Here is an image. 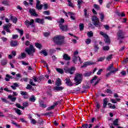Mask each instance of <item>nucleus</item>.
I'll list each match as a JSON object with an SVG mask.
<instances>
[{
  "instance_id": "423d86ee",
  "label": "nucleus",
  "mask_w": 128,
  "mask_h": 128,
  "mask_svg": "<svg viewBox=\"0 0 128 128\" xmlns=\"http://www.w3.org/2000/svg\"><path fill=\"white\" fill-rule=\"evenodd\" d=\"M64 70L66 74H72L76 71V68L72 67L70 68H68V67H64Z\"/></svg>"
},
{
  "instance_id": "58836bf2",
  "label": "nucleus",
  "mask_w": 128,
  "mask_h": 128,
  "mask_svg": "<svg viewBox=\"0 0 128 128\" xmlns=\"http://www.w3.org/2000/svg\"><path fill=\"white\" fill-rule=\"evenodd\" d=\"M4 29L6 32L10 33V30L8 28V26H3Z\"/></svg>"
},
{
  "instance_id": "9d476101",
  "label": "nucleus",
  "mask_w": 128,
  "mask_h": 128,
  "mask_svg": "<svg viewBox=\"0 0 128 128\" xmlns=\"http://www.w3.org/2000/svg\"><path fill=\"white\" fill-rule=\"evenodd\" d=\"M36 10H42V6H44L40 4V1L38 0H36Z\"/></svg>"
},
{
  "instance_id": "2f4dec72",
  "label": "nucleus",
  "mask_w": 128,
  "mask_h": 128,
  "mask_svg": "<svg viewBox=\"0 0 128 128\" xmlns=\"http://www.w3.org/2000/svg\"><path fill=\"white\" fill-rule=\"evenodd\" d=\"M82 4H84V1H78L77 6L79 10L82 8Z\"/></svg>"
},
{
  "instance_id": "aec40b11",
  "label": "nucleus",
  "mask_w": 128,
  "mask_h": 128,
  "mask_svg": "<svg viewBox=\"0 0 128 128\" xmlns=\"http://www.w3.org/2000/svg\"><path fill=\"white\" fill-rule=\"evenodd\" d=\"M2 4L6 6H10V0H3L2 2Z\"/></svg>"
},
{
  "instance_id": "603ef678",
  "label": "nucleus",
  "mask_w": 128,
  "mask_h": 128,
  "mask_svg": "<svg viewBox=\"0 0 128 128\" xmlns=\"http://www.w3.org/2000/svg\"><path fill=\"white\" fill-rule=\"evenodd\" d=\"M98 78V76H94V78H93L90 80V84H94V80H96Z\"/></svg>"
},
{
  "instance_id": "473e14b6",
  "label": "nucleus",
  "mask_w": 128,
  "mask_h": 128,
  "mask_svg": "<svg viewBox=\"0 0 128 128\" xmlns=\"http://www.w3.org/2000/svg\"><path fill=\"white\" fill-rule=\"evenodd\" d=\"M79 28L80 30V32H82V30H84V23L80 24L79 25Z\"/></svg>"
},
{
  "instance_id": "864d4df0",
  "label": "nucleus",
  "mask_w": 128,
  "mask_h": 128,
  "mask_svg": "<svg viewBox=\"0 0 128 128\" xmlns=\"http://www.w3.org/2000/svg\"><path fill=\"white\" fill-rule=\"evenodd\" d=\"M94 8H95V10H100V6H98V4H94Z\"/></svg>"
},
{
  "instance_id": "1a4fd4ad",
  "label": "nucleus",
  "mask_w": 128,
  "mask_h": 128,
  "mask_svg": "<svg viewBox=\"0 0 128 128\" xmlns=\"http://www.w3.org/2000/svg\"><path fill=\"white\" fill-rule=\"evenodd\" d=\"M94 64H96V62L92 61L86 62L84 63L83 65L81 66V68H86L88 66H92Z\"/></svg>"
},
{
  "instance_id": "72a5a7b5",
  "label": "nucleus",
  "mask_w": 128,
  "mask_h": 128,
  "mask_svg": "<svg viewBox=\"0 0 128 128\" xmlns=\"http://www.w3.org/2000/svg\"><path fill=\"white\" fill-rule=\"evenodd\" d=\"M56 72H59V74H64V70H62L60 68H56Z\"/></svg>"
},
{
  "instance_id": "4c0bfd02",
  "label": "nucleus",
  "mask_w": 128,
  "mask_h": 128,
  "mask_svg": "<svg viewBox=\"0 0 128 128\" xmlns=\"http://www.w3.org/2000/svg\"><path fill=\"white\" fill-rule=\"evenodd\" d=\"M102 50H104L105 52H108L110 50V46H106L102 47Z\"/></svg>"
},
{
  "instance_id": "f03ea898",
  "label": "nucleus",
  "mask_w": 128,
  "mask_h": 128,
  "mask_svg": "<svg viewBox=\"0 0 128 128\" xmlns=\"http://www.w3.org/2000/svg\"><path fill=\"white\" fill-rule=\"evenodd\" d=\"M74 80L75 82V86H78V84H80L82 80V74L77 73L75 78H74Z\"/></svg>"
},
{
  "instance_id": "13d9d810",
  "label": "nucleus",
  "mask_w": 128,
  "mask_h": 128,
  "mask_svg": "<svg viewBox=\"0 0 128 128\" xmlns=\"http://www.w3.org/2000/svg\"><path fill=\"white\" fill-rule=\"evenodd\" d=\"M107 60H110L112 58V54H110V56H107L106 57Z\"/></svg>"
},
{
  "instance_id": "6ab92c4d",
  "label": "nucleus",
  "mask_w": 128,
  "mask_h": 128,
  "mask_svg": "<svg viewBox=\"0 0 128 128\" xmlns=\"http://www.w3.org/2000/svg\"><path fill=\"white\" fill-rule=\"evenodd\" d=\"M62 80H60V78H57L55 82V86H62Z\"/></svg>"
},
{
  "instance_id": "39448f33",
  "label": "nucleus",
  "mask_w": 128,
  "mask_h": 128,
  "mask_svg": "<svg viewBox=\"0 0 128 128\" xmlns=\"http://www.w3.org/2000/svg\"><path fill=\"white\" fill-rule=\"evenodd\" d=\"M100 36H102L104 38V42L105 44H110V37L108 36V34H105L104 32L102 31L100 32Z\"/></svg>"
},
{
  "instance_id": "5701e85b",
  "label": "nucleus",
  "mask_w": 128,
  "mask_h": 128,
  "mask_svg": "<svg viewBox=\"0 0 128 128\" xmlns=\"http://www.w3.org/2000/svg\"><path fill=\"white\" fill-rule=\"evenodd\" d=\"M116 14L118 16H121V18H124V16H126L124 12H122L120 13V12H116Z\"/></svg>"
},
{
  "instance_id": "c9c22d12",
  "label": "nucleus",
  "mask_w": 128,
  "mask_h": 128,
  "mask_svg": "<svg viewBox=\"0 0 128 128\" xmlns=\"http://www.w3.org/2000/svg\"><path fill=\"white\" fill-rule=\"evenodd\" d=\"M40 108H46V104H44L43 102H41L40 104Z\"/></svg>"
},
{
  "instance_id": "a878e982",
  "label": "nucleus",
  "mask_w": 128,
  "mask_h": 128,
  "mask_svg": "<svg viewBox=\"0 0 128 128\" xmlns=\"http://www.w3.org/2000/svg\"><path fill=\"white\" fill-rule=\"evenodd\" d=\"M92 74V72H87L84 73V76H85V78H88V76H90Z\"/></svg>"
},
{
  "instance_id": "e433bc0d",
  "label": "nucleus",
  "mask_w": 128,
  "mask_h": 128,
  "mask_svg": "<svg viewBox=\"0 0 128 128\" xmlns=\"http://www.w3.org/2000/svg\"><path fill=\"white\" fill-rule=\"evenodd\" d=\"M29 84H30L32 86H36V84L34 83V80H32V79L30 78Z\"/></svg>"
},
{
  "instance_id": "e2e57ef3",
  "label": "nucleus",
  "mask_w": 128,
  "mask_h": 128,
  "mask_svg": "<svg viewBox=\"0 0 128 128\" xmlns=\"http://www.w3.org/2000/svg\"><path fill=\"white\" fill-rule=\"evenodd\" d=\"M56 108L54 105L51 106L47 108L48 110H54Z\"/></svg>"
},
{
  "instance_id": "3c124183",
  "label": "nucleus",
  "mask_w": 128,
  "mask_h": 128,
  "mask_svg": "<svg viewBox=\"0 0 128 128\" xmlns=\"http://www.w3.org/2000/svg\"><path fill=\"white\" fill-rule=\"evenodd\" d=\"M41 62H42V64H44L45 65V66H46V68H48V63H46V62L44 60H42Z\"/></svg>"
},
{
  "instance_id": "774afa93",
  "label": "nucleus",
  "mask_w": 128,
  "mask_h": 128,
  "mask_svg": "<svg viewBox=\"0 0 128 128\" xmlns=\"http://www.w3.org/2000/svg\"><path fill=\"white\" fill-rule=\"evenodd\" d=\"M106 58L104 57H100L98 59V62H103V60H104V59Z\"/></svg>"
},
{
  "instance_id": "8fccbe9b",
  "label": "nucleus",
  "mask_w": 128,
  "mask_h": 128,
  "mask_svg": "<svg viewBox=\"0 0 128 128\" xmlns=\"http://www.w3.org/2000/svg\"><path fill=\"white\" fill-rule=\"evenodd\" d=\"M100 49V48L98 45H94V52H96L98 50Z\"/></svg>"
},
{
  "instance_id": "c03bdc74",
  "label": "nucleus",
  "mask_w": 128,
  "mask_h": 128,
  "mask_svg": "<svg viewBox=\"0 0 128 128\" xmlns=\"http://www.w3.org/2000/svg\"><path fill=\"white\" fill-rule=\"evenodd\" d=\"M113 124L116 126H118V119H116L113 122Z\"/></svg>"
},
{
  "instance_id": "9b49d317",
  "label": "nucleus",
  "mask_w": 128,
  "mask_h": 128,
  "mask_svg": "<svg viewBox=\"0 0 128 128\" xmlns=\"http://www.w3.org/2000/svg\"><path fill=\"white\" fill-rule=\"evenodd\" d=\"M65 84L68 86H74V84H72V82L70 81V79L68 78H66L65 79Z\"/></svg>"
},
{
  "instance_id": "4468645a",
  "label": "nucleus",
  "mask_w": 128,
  "mask_h": 128,
  "mask_svg": "<svg viewBox=\"0 0 128 128\" xmlns=\"http://www.w3.org/2000/svg\"><path fill=\"white\" fill-rule=\"evenodd\" d=\"M59 26L60 30H62L63 32H66L68 30V25H62V24H60Z\"/></svg>"
},
{
  "instance_id": "49530a36",
  "label": "nucleus",
  "mask_w": 128,
  "mask_h": 128,
  "mask_svg": "<svg viewBox=\"0 0 128 128\" xmlns=\"http://www.w3.org/2000/svg\"><path fill=\"white\" fill-rule=\"evenodd\" d=\"M84 16H85V18H88V10L86 9H84Z\"/></svg>"
},
{
  "instance_id": "6e6552de",
  "label": "nucleus",
  "mask_w": 128,
  "mask_h": 128,
  "mask_svg": "<svg viewBox=\"0 0 128 128\" xmlns=\"http://www.w3.org/2000/svg\"><path fill=\"white\" fill-rule=\"evenodd\" d=\"M118 40H124V32L122 30H119L117 33Z\"/></svg>"
},
{
  "instance_id": "0e129e2a",
  "label": "nucleus",
  "mask_w": 128,
  "mask_h": 128,
  "mask_svg": "<svg viewBox=\"0 0 128 128\" xmlns=\"http://www.w3.org/2000/svg\"><path fill=\"white\" fill-rule=\"evenodd\" d=\"M22 106H24L25 108H26L28 106V102H24L22 103Z\"/></svg>"
},
{
  "instance_id": "a19ab883",
  "label": "nucleus",
  "mask_w": 128,
  "mask_h": 128,
  "mask_svg": "<svg viewBox=\"0 0 128 128\" xmlns=\"http://www.w3.org/2000/svg\"><path fill=\"white\" fill-rule=\"evenodd\" d=\"M26 58V54L22 52L21 54L20 57H19L18 58Z\"/></svg>"
},
{
  "instance_id": "c756f323",
  "label": "nucleus",
  "mask_w": 128,
  "mask_h": 128,
  "mask_svg": "<svg viewBox=\"0 0 128 128\" xmlns=\"http://www.w3.org/2000/svg\"><path fill=\"white\" fill-rule=\"evenodd\" d=\"M35 46H36L37 48H39V50H42V44L38 42H36L35 44Z\"/></svg>"
},
{
  "instance_id": "052dcab7",
  "label": "nucleus",
  "mask_w": 128,
  "mask_h": 128,
  "mask_svg": "<svg viewBox=\"0 0 128 128\" xmlns=\"http://www.w3.org/2000/svg\"><path fill=\"white\" fill-rule=\"evenodd\" d=\"M48 4H44V10H48Z\"/></svg>"
},
{
  "instance_id": "a18cd8bd",
  "label": "nucleus",
  "mask_w": 128,
  "mask_h": 128,
  "mask_svg": "<svg viewBox=\"0 0 128 128\" xmlns=\"http://www.w3.org/2000/svg\"><path fill=\"white\" fill-rule=\"evenodd\" d=\"M56 52V50L51 48L49 50V54L52 56V54H54V53L55 52Z\"/></svg>"
},
{
  "instance_id": "7ed1b4c3",
  "label": "nucleus",
  "mask_w": 128,
  "mask_h": 128,
  "mask_svg": "<svg viewBox=\"0 0 128 128\" xmlns=\"http://www.w3.org/2000/svg\"><path fill=\"white\" fill-rule=\"evenodd\" d=\"M25 52L28 54L29 56H34V54L36 52V48H34L33 45L30 44L29 48H26Z\"/></svg>"
},
{
  "instance_id": "4be33fe9",
  "label": "nucleus",
  "mask_w": 128,
  "mask_h": 128,
  "mask_svg": "<svg viewBox=\"0 0 128 128\" xmlns=\"http://www.w3.org/2000/svg\"><path fill=\"white\" fill-rule=\"evenodd\" d=\"M108 98H105L103 100V108H106V106H108Z\"/></svg>"
},
{
  "instance_id": "f3484780",
  "label": "nucleus",
  "mask_w": 128,
  "mask_h": 128,
  "mask_svg": "<svg viewBox=\"0 0 128 128\" xmlns=\"http://www.w3.org/2000/svg\"><path fill=\"white\" fill-rule=\"evenodd\" d=\"M35 22L38 24H44V18H36L35 19Z\"/></svg>"
},
{
  "instance_id": "ea45409f",
  "label": "nucleus",
  "mask_w": 128,
  "mask_h": 128,
  "mask_svg": "<svg viewBox=\"0 0 128 128\" xmlns=\"http://www.w3.org/2000/svg\"><path fill=\"white\" fill-rule=\"evenodd\" d=\"M40 54H44V56H48V52H46V50H42L40 51Z\"/></svg>"
},
{
  "instance_id": "5fc2aeb1",
  "label": "nucleus",
  "mask_w": 128,
  "mask_h": 128,
  "mask_svg": "<svg viewBox=\"0 0 128 128\" xmlns=\"http://www.w3.org/2000/svg\"><path fill=\"white\" fill-rule=\"evenodd\" d=\"M85 42L86 44H90L92 42V40H90V38H88L85 41Z\"/></svg>"
},
{
  "instance_id": "6e6d98bb",
  "label": "nucleus",
  "mask_w": 128,
  "mask_h": 128,
  "mask_svg": "<svg viewBox=\"0 0 128 128\" xmlns=\"http://www.w3.org/2000/svg\"><path fill=\"white\" fill-rule=\"evenodd\" d=\"M100 18L101 20V22H102V20H104V14H100Z\"/></svg>"
},
{
  "instance_id": "393cba45",
  "label": "nucleus",
  "mask_w": 128,
  "mask_h": 128,
  "mask_svg": "<svg viewBox=\"0 0 128 128\" xmlns=\"http://www.w3.org/2000/svg\"><path fill=\"white\" fill-rule=\"evenodd\" d=\"M10 20L14 22V24H16L18 22V18L13 16H11Z\"/></svg>"
},
{
  "instance_id": "f704fd0d",
  "label": "nucleus",
  "mask_w": 128,
  "mask_h": 128,
  "mask_svg": "<svg viewBox=\"0 0 128 128\" xmlns=\"http://www.w3.org/2000/svg\"><path fill=\"white\" fill-rule=\"evenodd\" d=\"M29 100L30 102H36V97L32 95L31 97L29 98Z\"/></svg>"
},
{
  "instance_id": "79ce46f5",
  "label": "nucleus",
  "mask_w": 128,
  "mask_h": 128,
  "mask_svg": "<svg viewBox=\"0 0 128 128\" xmlns=\"http://www.w3.org/2000/svg\"><path fill=\"white\" fill-rule=\"evenodd\" d=\"M114 68V64H110L108 68H106V70L108 72L109 70H112V68Z\"/></svg>"
},
{
  "instance_id": "412c9836",
  "label": "nucleus",
  "mask_w": 128,
  "mask_h": 128,
  "mask_svg": "<svg viewBox=\"0 0 128 128\" xmlns=\"http://www.w3.org/2000/svg\"><path fill=\"white\" fill-rule=\"evenodd\" d=\"M8 98L10 100H11V102H16V98L13 97L10 94L8 95Z\"/></svg>"
},
{
  "instance_id": "4d7b16f0",
  "label": "nucleus",
  "mask_w": 128,
  "mask_h": 128,
  "mask_svg": "<svg viewBox=\"0 0 128 128\" xmlns=\"http://www.w3.org/2000/svg\"><path fill=\"white\" fill-rule=\"evenodd\" d=\"M80 87H77L74 90V92H80Z\"/></svg>"
},
{
  "instance_id": "338daca9",
  "label": "nucleus",
  "mask_w": 128,
  "mask_h": 128,
  "mask_svg": "<svg viewBox=\"0 0 128 128\" xmlns=\"http://www.w3.org/2000/svg\"><path fill=\"white\" fill-rule=\"evenodd\" d=\"M50 32H45L44 33V36L46 38H48V36H50Z\"/></svg>"
},
{
  "instance_id": "09e8293b",
  "label": "nucleus",
  "mask_w": 128,
  "mask_h": 128,
  "mask_svg": "<svg viewBox=\"0 0 128 128\" xmlns=\"http://www.w3.org/2000/svg\"><path fill=\"white\" fill-rule=\"evenodd\" d=\"M67 2H68V6H70V8H74V5L72 4V1L70 0H68Z\"/></svg>"
},
{
  "instance_id": "bb28decb",
  "label": "nucleus",
  "mask_w": 128,
  "mask_h": 128,
  "mask_svg": "<svg viewBox=\"0 0 128 128\" xmlns=\"http://www.w3.org/2000/svg\"><path fill=\"white\" fill-rule=\"evenodd\" d=\"M20 94H22V96H24V98H28V96H28V93L26 92L20 91Z\"/></svg>"
},
{
  "instance_id": "f257e3e1",
  "label": "nucleus",
  "mask_w": 128,
  "mask_h": 128,
  "mask_svg": "<svg viewBox=\"0 0 128 128\" xmlns=\"http://www.w3.org/2000/svg\"><path fill=\"white\" fill-rule=\"evenodd\" d=\"M64 36L58 35V36H56L53 38V42H55L58 45L62 44H64Z\"/></svg>"
},
{
  "instance_id": "a211bd4d",
  "label": "nucleus",
  "mask_w": 128,
  "mask_h": 128,
  "mask_svg": "<svg viewBox=\"0 0 128 128\" xmlns=\"http://www.w3.org/2000/svg\"><path fill=\"white\" fill-rule=\"evenodd\" d=\"M29 12L33 16H38V13L36 12V10L34 9H30Z\"/></svg>"
},
{
  "instance_id": "0eeeda50",
  "label": "nucleus",
  "mask_w": 128,
  "mask_h": 128,
  "mask_svg": "<svg viewBox=\"0 0 128 128\" xmlns=\"http://www.w3.org/2000/svg\"><path fill=\"white\" fill-rule=\"evenodd\" d=\"M24 24L26 26H27V28H30V26L31 28H34L36 26V25L34 24V20L33 19H32L30 22L28 20H26L24 22Z\"/></svg>"
},
{
  "instance_id": "b1692460",
  "label": "nucleus",
  "mask_w": 128,
  "mask_h": 128,
  "mask_svg": "<svg viewBox=\"0 0 128 128\" xmlns=\"http://www.w3.org/2000/svg\"><path fill=\"white\" fill-rule=\"evenodd\" d=\"M63 58L64 60H70V57L68 54H64Z\"/></svg>"
},
{
  "instance_id": "cd10ccee",
  "label": "nucleus",
  "mask_w": 128,
  "mask_h": 128,
  "mask_svg": "<svg viewBox=\"0 0 128 128\" xmlns=\"http://www.w3.org/2000/svg\"><path fill=\"white\" fill-rule=\"evenodd\" d=\"M14 110H15V112H16V114H18V116H22V110H20L14 108Z\"/></svg>"
},
{
  "instance_id": "680f3d73",
  "label": "nucleus",
  "mask_w": 128,
  "mask_h": 128,
  "mask_svg": "<svg viewBox=\"0 0 128 128\" xmlns=\"http://www.w3.org/2000/svg\"><path fill=\"white\" fill-rule=\"evenodd\" d=\"M80 128H88V124H82V126L80 127Z\"/></svg>"
},
{
  "instance_id": "7c9ffc66",
  "label": "nucleus",
  "mask_w": 128,
  "mask_h": 128,
  "mask_svg": "<svg viewBox=\"0 0 128 128\" xmlns=\"http://www.w3.org/2000/svg\"><path fill=\"white\" fill-rule=\"evenodd\" d=\"M12 124H14L15 126H16V128H20V124H18V122H16L14 120H12Z\"/></svg>"
},
{
  "instance_id": "de8ad7c7",
  "label": "nucleus",
  "mask_w": 128,
  "mask_h": 128,
  "mask_svg": "<svg viewBox=\"0 0 128 128\" xmlns=\"http://www.w3.org/2000/svg\"><path fill=\"white\" fill-rule=\"evenodd\" d=\"M108 106L110 108L114 109V108H116V105L114 104L113 106H112V104H110V103L108 104Z\"/></svg>"
},
{
  "instance_id": "ddd939ff",
  "label": "nucleus",
  "mask_w": 128,
  "mask_h": 128,
  "mask_svg": "<svg viewBox=\"0 0 128 128\" xmlns=\"http://www.w3.org/2000/svg\"><path fill=\"white\" fill-rule=\"evenodd\" d=\"M79 60L80 62V63L82 64V60H80V56H74V58H72V62L74 64H76L78 61Z\"/></svg>"
},
{
  "instance_id": "69168bd1",
  "label": "nucleus",
  "mask_w": 128,
  "mask_h": 128,
  "mask_svg": "<svg viewBox=\"0 0 128 128\" xmlns=\"http://www.w3.org/2000/svg\"><path fill=\"white\" fill-rule=\"evenodd\" d=\"M103 70L102 69H100L98 72L96 73V74L98 76H100L102 74V72Z\"/></svg>"
},
{
  "instance_id": "c85d7f7f",
  "label": "nucleus",
  "mask_w": 128,
  "mask_h": 128,
  "mask_svg": "<svg viewBox=\"0 0 128 128\" xmlns=\"http://www.w3.org/2000/svg\"><path fill=\"white\" fill-rule=\"evenodd\" d=\"M100 103H98V102H97L96 105V109L95 112H100Z\"/></svg>"
},
{
  "instance_id": "bf43d9fd",
  "label": "nucleus",
  "mask_w": 128,
  "mask_h": 128,
  "mask_svg": "<svg viewBox=\"0 0 128 128\" xmlns=\"http://www.w3.org/2000/svg\"><path fill=\"white\" fill-rule=\"evenodd\" d=\"M32 86L30 84H27V86L26 87V90H32Z\"/></svg>"
},
{
  "instance_id": "f8f14e48",
  "label": "nucleus",
  "mask_w": 128,
  "mask_h": 128,
  "mask_svg": "<svg viewBox=\"0 0 128 128\" xmlns=\"http://www.w3.org/2000/svg\"><path fill=\"white\" fill-rule=\"evenodd\" d=\"M10 46L12 48H16L18 46V42L17 40H11L10 41Z\"/></svg>"
},
{
  "instance_id": "dca6fc26",
  "label": "nucleus",
  "mask_w": 128,
  "mask_h": 128,
  "mask_svg": "<svg viewBox=\"0 0 128 128\" xmlns=\"http://www.w3.org/2000/svg\"><path fill=\"white\" fill-rule=\"evenodd\" d=\"M0 64L2 65V66H6L8 64V60H6V58H2L1 60Z\"/></svg>"
},
{
  "instance_id": "37998d69",
  "label": "nucleus",
  "mask_w": 128,
  "mask_h": 128,
  "mask_svg": "<svg viewBox=\"0 0 128 128\" xmlns=\"http://www.w3.org/2000/svg\"><path fill=\"white\" fill-rule=\"evenodd\" d=\"M87 36H88V38H92V36H94V33L92 31H90L88 32Z\"/></svg>"
},
{
  "instance_id": "20e7f679",
  "label": "nucleus",
  "mask_w": 128,
  "mask_h": 128,
  "mask_svg": "<svg viewBox=\"0 0 128 128\" xmlns=\"http://www.w3.org/2000/svg\"><path fill=\"white\" fill-rule=\"evenodd\" d=\"M92 22L93 24L96 27L99 26L100 28V19L96 16L94 15L92 16Z\"/></svg>"
},
{
  "instance_id": "2eb2a0df",
  "label": "nucleus",
  "mask_w": 128,
  "mask_h": 128,
  "mask_svg": "<svg viewBox=\"0 0 128 128\" xmlns=\"http://www.w3.org/2000/svg\"><path fill=\"white\" fill-rule=\"evenodd\" d=\"M64 87L62 86H56L54 87V90H55L56 92H60L62 90H64Z\"/></svg>"
}]
</instances>
